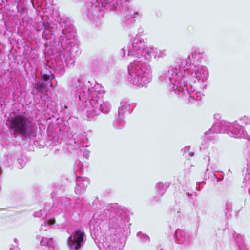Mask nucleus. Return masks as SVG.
Here are the masks:
<instances>
[{
  "label": "nucleus",
  "mask_w": 250,
  "mask_h": 250,
  "mask_svg": "<svg viewBox=\"0 0 250 250\" xmlns=\"http://www.w3.org/2000/svg\"><path fill=\"white\" fill-rule=\"evenodd\" d=\"M43 27L44 31L42 34V37L44 39H47V37L45 34V30H46L49 28V23L48 22L43 21L41 23Z\"/></svg>",
  "instance_id": "5"
},
{
  "label": "nucleus",
  "mask_w": 250,
  "mask_h": 250,
  "mask_svg": "<svg viewBox=\"0 0 250 250\" xmlns=\"http://www.w3.org/2000/svg\"><path fill=\"white\" fill-rule=\"evenodd\" d=\"M49 85H50V86L52 88H54V86H53V84H52V83H51V82H50V83H49Z\"/></svg>",
  "instance_id": "8"
},
{
  "label": "nucleus",
  "mask_w": 250,
  "mask_h": 250,
  "mask_svg": "<svg viewBox=\"0 0 250 250\" xmlns=\"http://www.w3.org/2000/svg\"><path fill=\"white\" fill-rule=\"evenodd\" d=\"M48 223L49 225H52L54 224V223H55V220L54 219H50L48 220Z\"/></svg>",
  "instance_id": "6"
},
{
  "label": "nucleus",
  "mask_w": 250,
  "mask_h": 250,
  "mask_svg": "<svg viewBox=\"0 0 250 250\" xmlns=\"http://www.w3.org/2000/svg\"><path fill=\"white\" fill-rule=\"evenodd\" d=\"M34 87L36 90L42 93L47 91L45 85L40 82L36 83Z\"/></svg>",
  "instance_id": "3"
},
{
  "label": "nucleus",
  "mask_w": 250,
  "mask_h": 250,
  "mask_svg": "<svg viewBox=\"0 0 250 250\" xmlns=\"http://www.w3.org/2000/svg\"><path fill=\"white\" fill-rule=\"evenodd\" d=\"M84 233L81 230H76L67 240V244L70 249L78 250L81 247L83 241Z\"/></svg>",
  "instance_id": "2"
},
{
  "label": "nucleus",
  "mask_w": 250,
  "mask_h": 250,
  "mask_svg": "<svg viewBox=\"0 0 250 250\" xmlns=\"http://www.w3.org/2000/svg\"><path fill=\"white\" fill-rule=\"evenodd\" d=\"M30 123L29 119L24 113L18 115L10 120L9 128L15 133L24 135L27 134Z\"/></svg>",
  "instance_id": "1"
},
{
  "label": "nucleus",
  "mask_w": 250,
  "mask_h": 250,
  "mask_svg": "<svg viewBox=\"0 0 250 250\" xmlns=\"http://www.w3.org/2000/svg\"><path fill=\"white\" fill-rule=\"evenodd\" d=\"M100 108L101 110V111L103 112V108H102V105L100 106Z\"/></svg>",
  "instance_id": "9"
},
{
  "label": "nucleus",
  "mask_w": 250,
  "mask_h": 250,
  "mask_svg": "<svg viewBox=\"0 0 250 250\" xmlns=\"http://www.w3.org/2000/svg\"><path fill=\"white\" fill-rule=\"evenodd\" d=\"M49 75L48 74H43L41 77V79L43 81H47L49 79L53 80L55 79V76L51 72H50Z\"/></svg>",
  "instance_id": "4"
},
{
  "label": "nucleus",
  "mask_w": 250,
  "mask_h": 250,
  "mask_svg": "<svg viewBox=\"0 0 250 250\" xmlns=\"http://www.w3.org/2000/svg\"><path fill=\"white\" fill-rule=\"evenodd\" d=\"M39 25H40V24H39ZM39 26H38L37 27V31H40V30H42V28H39Z\"/></svg>",
  "instance_id": "7"
}]
</instances>
